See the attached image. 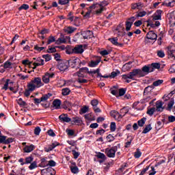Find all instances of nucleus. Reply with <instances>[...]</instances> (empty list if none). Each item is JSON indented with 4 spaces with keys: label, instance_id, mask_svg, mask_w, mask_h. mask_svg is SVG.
I'll return each instance as SVG.
<instances>
[{
    "label": "nucleus",
    "instance_id": "7c9ffc66",
    "mask_svg": "<svg viewBox=\"0 0 175 175\" xmlns=\"http://www.w3.org/2000/svg\"><path fill=\"white\" fill-rule=\"evenodd\" d=\"M152 90H154V86L152 85L147 86L144 89V95H148L149 92H151V91H152Z\"/></svg>",
    "mask_w": 175,
    "mask_h": 175
},
{
    "label": "nucleus",
    "instance_id": "dca6fc26",
    "mask_svg": "<svg viewBox=\"0 0 175 175\" xmlns=\"http://www.w3.org/2000/svg\"><path fill=\"white\" fill-rule=\"evenodd\" d=\"M33 69H36L38 66H42L44 65V60L40 57L37 58L36 62L33 64Z\"/></svg>",
    "mask_w": 175,
    "mask_h": 175
},
{
    "label": "nucleus",
    "instance_id": "9b49d317",
    "mask_svg": "<svg viewBox=\"0 0 175 175\" xmlns=\"http://www.w3.org/2000/svg\"><path fill=\"white\" fill-rule=\"evenodd\" d=\"M68 68H69L68 62H59L57 64V68L61 72H65V70H68Z\"/></svg>",
    "mask_w": 175,
    "mask_h": 175
},
{
    "label": "nucleus",
    "instance_id": "a19ab883",
    "mask_svg": "<svg viewBox=\"0 0 175 175\" xmlns=\"http://www.w3.org/2000/svg\"><path fill=\"white\" fill-rule=\"evenodd\" d=\"M163 83V80L162 79H158L157 81H155L152 83V86L153 87H159V85H161V84Z\"/></svg>",
    "mask_w": 175,
    "mask_h": 175
},
{
    "label": "nucleus",
    "instance_id": "864d4df0",
    "mask_svg": "<svg viewBox=\"0 0 175 175\" xmlns=\"http://www.w3.org/2000/svg\"><path fill=\"white\" fill-rule=\"evenodd\" d=\"M29 5L28 4H23L18 8V10H28Z\"/></svg>",
    "mask_w": 175,
    "mask_h": 175
},
{
    "label": "nucleus",
    "instance_id": "774afa93",
    "mask_svg": "<svg viewBox=\"0 0 175 175\" xmlns=\"http://www.w3.org/2000/svg\"><path fill=\"white\" fill-rule=\"evenodd\" d=\"M88 70L89 68L88 67H83V68H79V70L81 72L83 73H88Z\"/></svg>",
    "mask_w": 175,
    "mask_h": 175
},
{
    "label": "nucleus",
    "instance_id": "052dcab7",
    "mask_svg": "<svg viewBox=\"0 0 175 175\" xmlns=\"http://www.w3.org/2000/svg\"><path fill=\"white\" fill-rule=\"evenodd\" d=\"M32 161H33V157H32V156H29L25 158V164L28 165L29 163H31V162H32Z\"/></svg>",
    "mask_w": 175,
    "mask_h": 175
},
{
    "label": "nucleus",
    "instance_id": "6e6552de",
    "mask_svg": "<svg viewBox=\"0 0 175 175\" xmlns=\"http://www.w3.org/2000/svg\"><path fill=\"white\" fill-rule=\"evenodd\" d=\"M13 138L8 137L5 135H0V144H10L13 143Z\"/></svg>",
    "mask_w": 175,
    "mask_h": 175
},
{
    "label": "nucleus",
    "instance_id": "39448f33",
    "mask_svg": "<svg viewBox=\"0 0 175 175\" xmlns=\"http://www.w3.org/2000/svg\"><path fill=\"white\" fill-rule=\"evenodd\" d=\"M167 21L170 24V27H173L175 25V11L170 12L167 14Z\"/></svg>",
    "mask_w": 175,
    "mask_h": 175
},
{
    "label": "nucleus",
    "instance_id": "49530a36",
    "mask_svg": "<svg viewBox=\"0 0 175 175\" xmlns=\"http://www.w3.org/2000/svg\"><path fill=\"white\" fill-rule=\"evenodd\" d=\"M29 88H30L29 86L27 85V90H25V92H24V95L27 98H28V96H29V95H31V92H33V91H34V90H30Z\"/></svg>",
    "mask_w": 175,
    "mask_h": 175
},
{
    "label": "nucleus",
    "instance_id": "b1692460",
    "mask_svg": "<svg viewBox=\"0 0 175 175\" xmlns=\"http://www.w3.org/2000/svg\"><path fill=\"white\" fill-rule=\"evenodd\" d=\"M40 163L39 165L40 167H47L48 163H47V158H42L40 159Z\"/></svg>",
    "mask_w": 175,
    "mask_h": 175
},
{
    "label": "nucleus",
    "instance_id": "6e6d98bb",
    "mask_svg": "<svg viewBox=\"0 0 175 175\" xmlns=\"http://www.w3.org/2000/svg\"><path fill=\"white\" fill-rule=\"evenodd\" d=\"M109 40L112 44H114V46H116L118 43V38H109Z\"/></svg>",
    "mask_w": 175,
    "mask_h": 175
},
{
    "label": "nucleus",
    "instance_id": "f8f14e48",
    "mask_svg": "<svg viewBox=\"0 0 175 175\" xmlns=\"http://www.w3.org/2000/svg\"><path fill=\"white\" fill-rule=\"evenodd\" d=\"M72 53L74 54H83L84 53V49H83V45H77L72 49Z\"/></svg>",
    "mask_w": 175,
    "mask_h": 175
},
{
    "label": "nucleus",
    "instance_id": "a211bd4d",
    "mask_svg": "<svg viewBox=\"0 0 175 175\" xmlns=\"http://www.w3.org/2000/svg\"><path fill=\"white\" fill-rule=\"evenodd\" d=\"M100 61V57H98V59H96V61L92 60L90 62L88 66H90V68H96V66L99 65Z\"/></svg>",
    "mask_w": 175,
    "mask_h": 175
},
{
    "label": "nucleus",
    "instance_id": "4d7b16f0",
    "mask_svg": "<svg viewBox=\"0 0 175 175\" xmlns=\"http://www.w3.org/2000/svg\"><path fill=\"white\" fill-rule=\"evenodd\" d=\"M150 170V165H147L145 168H143L139 175H145L146 172H148Z\"/></svg>",
    "mask_w": 175,
    "mask_h": 175
},
{
    "label": "nucleus",
    "instance_id": "58836bf2",
    "mask_svg": "<svg viewBox=\"0 0 175 175\" xmlns=\"http://www.w3.org/2000/svg\"><path fill=\"white\" fill-rule=\"evenodd\" d=\"M62 94L63 96H66L69 95V94H70V89L68 88L62 89Z\"/></svg>",
    "mask_w": 175,
    "mask_h": 175
},
{
    "label": "nucleus",
    "instance_id": "f257e3e1",
    "mask_svg": "<svg viewBox=\"0 0 175 175\" xmlns=\"http://www.w3.org/2000/svg\"><path fill=\"white\" fill-rule=\"evenodd\" d=\"M27 85L29 87L30 90L35 91L36 88H40V87H43L44 83L42 82L41 77H35L28 83Z\"/></svg>",
    "mask_w": 175,
    "mask_h": 175
},
{
    "label": "nucleus",
    "instance_id": "c756f323",
    "mask_svg": "<svg viewBox=\"0 0 175 175\" xmlns=\"http://www.w3.org/2000/svg\"><path fill=\"white\" fill-rule=\"evenodd\" d=\"M155 111H157V109H155V107L148 108L146 114H148V116H150V117H152V116H154V113H155Z\"/></svg>",
    "mask_w": 175,
    "mask_h": 175
},
{
    "label": "nucleus",
    "instance_id": "2f4dec72",
    "mask_svg": "<svg viewBox=\"0 0 175 175\" xmlns=\"http://www.w3.org/2000/svg\"><path fill=\"white\" fill-rule=\"evenodd\" d=\"M147 15V12L146 11H140V12H137L135 14V17L137 18H139V17H144V16Z\"/></svg>",
    "mask_w": 175,
    "mask_h": 175
},
{
    "label": "nucleus",
    "instance_id": "473e14b6",
    "mask_svg": "<svg viewBox=\"0 0 175 175\" xmlns=\"http://www.w3.org/2000/svg\"><path fill=\"white\" fill-rule=\"evenodd\" d=\"M121 72L120 70H116V71H113L111 72V75H109V79H114L115 77H117L118 75H120Z\"/></svg>",
    "mask_w": 175,
    "mask_h": 175
},
{
    "label": "nucleus",
    "instance_id": "5fc2aeb1",
    "mask_svg": "<svg viewBox=\"0 0 175 175\" xmlns=\"http://www.w3.org/2000/svg\"><path fill=\"white\" fill-rule=\"evenodd\" d=\"M106 139L109 143H111V142H114L116 138L111 134H109L107 136Z\"/></svg>",
    "mask_w": 175,
    "mask_h": 175
},
{
    "label": "nucleus",
    "instance_id": "3c124183",
    "mask_svg": "<svg viewBox=\"0 0 175 175\" xmlns=\"http://www.w3.org/2000/svg\"><path fill=\"white\" fill-rule=\"evenodd\" d=\"M137 18L136 17V15H135L134 16H131V18H129L126 21L130 23V24H131L132 25H133V23L136 21Z\"/></svg>",
    "mask_w": 175,
    "mask_h": 175
},
{
    "label": "nucleus",
    "instance_id": "de8ad7c7",
    "mask_svg": "<svg viewBox=\"0 0 175 175\" xmlns=\"http://www.w3.org/2000/svg\"><path fill=\"white\" fill-rule=\"evenodd\" d=\"M62 43H66V40H65L64 38H59L55 41V44H62Z\"/></svg>",
    "mask_w": 175,
    "mask_h": 175
},
{
    "label": "nucleus",
    "instance_id": "5701e85b",
    "mask_svg": "<svg viewBox=\"0 0 175 175\" xmlns=\"http://www.w3.org/2000/svg\"><path fill=\"white\" fill-rule=\"evenodd\" d=\"M173 106H174V100L172 99L168 103L167 107L166 108V110H167V111H173V108H174Z\"/></svg>",
    "mask_w": 175,
    "mask_h": 175
},
{
    "label": "nucleus",
    "instance_id": "c85d7f7f",
    "mask_svg": "<svg viewBox=\"0 0 175 175\" xmlns=\"http://www.w3.org/2000/svg\"><path fill=\"white\" fill-rule=\"evenodd\" d=\"M51 96H53V94H51V93H48L46 94H44L41 97V100H42V102H46L49 98H51Z\"/></svg>",
    "mask_w": 175,
    "mask_h": 175
},
{
    "label": "nucleus",
    "instance_id": "338daca9",
    "mask_svg": "<svg viewBox=\"0 0 175 175\" xmlns=\"http://www.w3.org/2000/svg\"><path fill=\"white\" fill-rule=\"evenodd\" d=\"M57 165V163L54 161V160H50L48 161V166H50L51 167H54Z\"/></svg>",
    "mask_w": 175,
    "mask_h": 175
},
{
    "label": "nucleus",
    "instance_id": "20e7f679",
    "mask_svg": "<svg viewBox=\"0 0 175 175\" xmlns=\"http://www.w3.org/2000/svg\"><path fill=\"white\" fill-rule=\"evenodd\" d=\"M129 74L130 75L131 80H135V77H136V76H139L140 77H144L143 71L139 68L133 70L132 72H130Z\"/></svg>",
    "mask_w": 175,
    "mask_h": 175
},
{
    "label": "nucleus",
    "instance_id": "0eeeda50",
    "mask_svg": "<svg viewBox=\"0 0 175 175\" xmlns=\"http://www.w3.org/2000/svg\"><path fill=\"white\" fill-rule=\"evenodd\" d=\"M167 52L168 54V58L170 59L175 60V47L174 46H168L167 47Z\"/></svg>",
    "mask_w": 175,
    "mask_h": 175
},
{
    "label": "nucleus",
    "instance_id": "2eb2a0df",
    "mask_svg": "<svg viewBox=\"0 0 175 175\" xmlns=\"http://www.w3.org/2000/svg\"><path fill=\"white\" fill-rule=\"evenodd\" d=\"M59 120L60 122H70L72 121V119L69 117H68L67 113H62L59 116Z\"/></svg>",
    "mask_w": 175,
    "mask_h": 175
},
{
    "label": "nucleus",
    "instance_id": "4468645a",
    "mask_svg": "<svg viewBox=\"0 0 175 175\" xmlns=\"http://www.w3.org/2000/svg\"><path fill=\"white\" fill-rule=\"evenodd\" d=\"M152 19L154 21H158V20H162V10H157L152 15Z\"/></svg>",
    "mask_w": 175,
    "mask_h": 175
},
{
    "label": "nucleus",
    "instance_id": "412c9836",
    "mask_svg": "<svg viewBox=\"0 0 175 175\" xmlns=\"http://www.w3.org/2000/svg\"><path fill=\"white\" fill-rule=\"evenodd\" d=\"M62 101L59 99H55L53 102V107H55L56 110H58L61 107Z\"/></svg>",
    "mask_w": 175,
    "mask_h": 175
},
{
    "label": "nucleus",
    "instance_id": "a878e982",
    "mask_svg": "<svg viewBox=\"0 0 175 175\" xmlns=\"http://www.w3.org/2000/svg\"><path fill=\"white\" fill-rule=\"evenodd\" d=\"M150 66L151 72H154L155 69H159L161 68V64L159 63H152Z\"/></svg>",
    "mask_w": 175,
    "mask_h": 175
},
{
    "label": "nucleus",
    "instance_id": "ea45409f",
    "mask_svg": "<svg viewBox=\"0 0 175 175\" xmlns=\"http://www.w3.org/2000/svg\"><path fill=\"white\" fill-rule=\"evenodd\" d=\"M142 3H136L132 4L131 5V9H133V10H135V9L140 10L142 9Z\"/></svg>",
    "mask_w": 175,
    "mask_h": 175
},
{
    "label": "nucleus",
    "instance_id": "ddd939ff",
    "mask_svg": "<svg viewBox=\"0 0 175 175\" xmlns=\"http://www.w3.org/2000/svg\"><path fill=\"white\" fill-rule=\"evenodd\" d=\"M81 35L83 39H92V38H94V33L90 30L83 31Z\"/></svg>",
    "mask_w": 175,
    "mask_h": 175
},
{
    "label": "nucleus",
    "instance_id": "72a5a7b5",
    "mask_svg": "<svg viewBox=\"0 0 175 175\" xmlns=\"http://www.w3.org/2000/svg\"><path fill=\"white\" fill-rule=\"evenodd\" d=\"M131 75L130 74L122 75V80H125L126 83H131Z\"/></svg>",
    "mask_w": 175,
    "mask_h": 175
},
{
    "label": "nucleus",
    "instance_id": "37998d69",
    "mask_svg": "<svg viewBox=\"0 0 175 175\" xmlns=\"http://www.w3.org/2000/svg\"><path fill=\"white\" fill-rule=\"evenodd\" d=\"M57 40H55V37L53 36H50L48 38V41L46 44L49 46V44H51V43H55Z\"/></svg>",
    "mask_w": 175,
    "mask_h": 175
},
{
    "label": "nucleus",
    "instance_id": "e2e57ef3",
    "mask_svg": "<svg viewBox=\"0 0 175 175\" xmlns=\"http://www.w3.org/2000/svg\"><path fill=\"white\" fill-rule=\"evenodd\" d=\"M12 66V62L7 61L3 64L4 69H9V68H11Z\"/></svg>",
    "mask_w": 175,
    "mask_h": 175
},
{
    "label": "nucleus",
    "instance_id": "680f3d73",
    "mask_svg": "<svg viewBox=\"0 0 175 175\" xmlns=\"http://www.w3.org/2000/svg\"><path fill=\"white\" fill-rule=\"evenodd\" d=\"M91 105H92V106H93V109L94 107H97L98 105H99V101L96 99L92 100Z\"/></svg>",
    "mask_w": 175,
    "mask_h": 175
},
{
    "label": "nucleus",
    "instance_id": "423d86ee",
    "mask_svg": "<svg viewBox=\"0 0 175 175\" xmlns=\"http://www.w3.org/2000/svg\"><path fill=\"white\" fill-rule=\"evenodd\" d=\"M2 84H3V85L1 86V90H4V91H8V89L9 88V84H13V82L10 81V79H9L5 80V78H2L0 80V85H2Z\"/></svg>",
    "mask_w": 175,
    "mask_h": 175
},
{
    "label": "nucleus",
    "instance_id": "c03bdc74",
    "mask_svg": "<svg viewBox=\"0 0 175 175\" xmlns=\"http://www.w3.org/2000/svg\"><path fill=\"white\" fill-rule=\"evenodd\" d=\"M89 109L90 108L88 107L84 106L79 110V114H85V113L88 112Z\"/></svg>",
    "mask_w": 175,
    "mask_h": 175
},
{
    "label": "nucleus",
    "instance_id": "0e129e2a",
    "mask_svg": "<svg viewBox=\"0 0 175 175\" xmlns=\"http://www.w3.org/2000/svg\"><path fill=\"white\" fill-rule=\"evenodd\" d=\"M73 76H77L78 77H82V78L85 77V75L80 71H78L74 73Z\"/></svg>",
    "mask_w": 175,
    "mask_h": 175
},
{
    "label": "nucleus",
    "instance_id": "7ed1b4c3",
    "mask_svg": "<svg viewBox=\"0 0 175 175\" xmlns=\"http://www.w3.org/2000/svg\"><path fill=\"white\" fill-rule=\"evenodd\" d=\"M68 64L72 69H80L81 68V60L79 57H71Z\"/></svg>",
    "mask_w": 175,
    "mask_h": 175
},
{
    "label": "nucleus",
    "instance_id": "e433bc0d",
    "mask_svg": "<svg viewBox=\"0 0 175 175\" xmlns=\"http://www.w3.org/2000/svg\"><path fill=\"white\" fill-rule=\"evenodd\" d=\"M146 121H147L146 118H142L139 120L137 121L138 126H144V124H146Z\"/></svg>",
    "mask_w": 175,
    "mask_h": 175
},
{
    "label": "nucleus",
    "instance_id": "6ab92c4d",
    "mask_svg": "<svg viewBox=\"0 0 175 175\" xmlns=\"http://www.w3.org/2000/svg\"><path fill=\"white\" fill-rule=\"evenodd\" d=\"M77 29V28L76 27H73L72 26H68L67 27H65L64 31L66 33H73V32H75V31H76Z\"/></svg>",
    "mask_w": 175,
    "mask_h": 175
},
{
    "label": "nucleus",
    "instance_id": "cd10ccee",
    "mask_svg": "<svg viewBox=\"0 0 175 175\" xmlns=\"http://www.w3.org/2000/svg\"><path fill=\"white\" fill-rule=\"evenodd\" d=\"M142 72V74L143 73H151V66L149 65V66H144L143 68H142V70H141Z\"/></svg>",
    "mask_w": 175,
    "mask_h": 175
},
{
    "label": "nucleus",
    "instance_id": "f03ea898",
    "mask_svg": "<svg viewBox=\"0 0 175 175\" xmlns=\"http://www.w3.org/2000/svg\"><path fill=\"white\" fill-rule=\"evenodd\" d=\"M118 148H121V144H118L117 146L105 148V153L108 158H116V152L118 151Z\"/></svg>",
    "mask_w": 175,
    "mask_h": 175
},
{
    "label": "nucleus",
    "instance_id": "8fccbe9b",
    "mask_svg": "<svg viewBox=\"0 0 175 175\" xmlns=\"http://www.w3.org/2000/svg\"><path fill=\"white\" fill-rule=\"evenodd\" d=\"M137 18L136 17V15H135L134 16H131V18H129L126 21L130 23V24H131L132 25H133V23L136 21Z\"/></svg>",
    "mask_w": 175,
    "mask_h": 175
},
{
    "label": "nucleus",
    "instance_id": "13d9d810",
    "mask_svg": "<svg viewBox=\"0 0 175 175\" xmlns=\"http://www.w3.org/2000/svg\"><path fill=\"white\" fill-rule=\"evenodd\" d=\"M42 58L45 59L46 62H49V61H51V55H49V54L43 55Z\"/></svg>",
    "mask_w": 175,
    "mask_h": 175
},
{
    "label": "nucleus",
    "instance_id": "bb28decb",
    "mask_svg": "<svg viewBox=\"0 0 175 175\" xmlns=\"http://www.w3.org/2000/svg\"><path fill=\"white\" fill-rule=\"evenodd\" d=\"M96 10V14L99 15V14H102V13H103V12H105V10H106V8H103L100 6H97L95 7Z\"/></svg>",
    "mask_w": 175,
    "mask_h": 175
},
{
    "label": "nucleus",
    "instance_id": "69168bd1",
    "mask_svg": "<svg viewBox=\"0 0 175 175\" xmlns=\"http://www.w3.org/2000/svg\"><path fill=\"white\" fill-rule=\"evenodd\" d=\"M96 157L98 158V159H106V155L100 152L96 154Z\"/></svg>",
    "mask_w": 175,
    "mask_h": 175
},
{
    "label": "nucleus",
    "instance_id": "f704fd0d",
    "mask_svg": "<svg viewBox=\"0 0 175 175\" xmlns=\"http://www.w3.org/2000/svg\"><path fill=\"white\" fill-rule=\"evenodd\" d=\"M42 80L44 84H49V83H50V79L49 78V75L46 74V72L44 76H42Z\"/></svg>",
    "mask_w": 175,
    "mask_h": 175
},
{
    "label": "nucleus",
    "instance_id": "4be33fe9",
    "mask_svg": "<svg viewBox=\"0 0 175 175\" xmlns=\"http://www.w3.org/2000/svg\"><path fill=\"white\" fill-rule=\"evenodd\" d=\"M162 106H163V103L162 101H157L156 103L157 111H163L164 108Z\"/></svg>",
    "mask_w": 175,
    "mask_h": 175
},
{
    "label": "nucleus",
    "instance_id": "c9c22d12",
    "mask_svg": "<svg viewBox=\"0 0 175 175\" xmlns=\"http://www.w3.org/2000/svg\"><path fill=\"white\" fill-rule=\"evenodd\" d=\"M17 103L21 107H24V106H27V104L25 101L23 100V98H20L17 100Z\"/></svg>",
    "mask_w": 175,
    "mask_h": 175
},
{
    "label": "nucleus",
    "instance_id": "603ef678",
    "mask_svg": "<svg viewBox=\"0 0 175 175\" xmlns=\"http://www.w3.org/2000/svg\"><path fill=\"white\" fill-rule=\"evenodd\" d=\"M36 167H38V163H36V161H33L29 166V170H33V169H36Z\"/></svg>",
    "mask_w": 175,
    "mask_h": 175
},
{
    "label": "nucleus",
    "instance_id": "393cba45",
    "mask_svg": "<svg viewBox=\"0 0 175 175\" xmlns=\"http://www.w3.org/2000/svg\"><path fill=\"white\" fill-rule=\"evenodd\" d=\"M33 150H35V146H33L32 144L30 146H26L23 149L25 152H32V151H33Z\"/></svg>",
    "mask_w": 175,
    "mask_h": 175
},
{
    "label": "nucleus",
    "instance_id": "f3484780",
    "mask_svg": "<svg viewBox=\"0 0 175 175\" xmlns=\"http://www.w3.org/2000/svg\"><path fill=\"white\" fill-rule=\"evenodd\" d=\"M146 38L150 40H157L158 36L154 31H151L146 34Z\"/></svg>",
    "mask_w": 175,
    "mask_h": 175
},
{
    "label": "nucleus",
    "instance_id": "09e8293b",
    "mask_svg": "<svg viewBox=\"0 0 175 175\" xmlns=\"http://www.w3.org/2000/svg\"><path fill=\"white\" fill-rule=\"evenodd\" d=\"M116 129H117V125L116 124V122H111L110 124L111 132H116Z\"/></svg>",
    "mask_w": 175,
    "mask_h": 175
},
{
    "label": "nucleus",
    "instance_id": "9d476101",
    "mask_svg": "<svg viewBox=\"0 0 175 175\" xmlns=\"http://www.w3.org/2000/svg\"><path fill=\"white\" fill-rule=\"evenodd\" d=\"M109 5V1L104 0L100 1V3H96L90 6V9H95V8H98V6H100L101 8H106Z\"/></svg>",
    "mask_w": 175,
    "mask_h": 175
},
{
    "label": "nucleus",
    "instance_id": "1a4fd4ad",
    "mask_svg": "<svg viewBox=\"0 0 175 175\" xmlns=\"http://www.w3.org/2000/svg\"><path fill=\"white\" fill-rule=\"evenodd\" d=\"M61 144H59L58 142H53L51 145H49L48 147H46L44 148V150L45 152H50V151H53L55 147H58V146H60Z\"/></svg>",
    "mask_w": 175,
    "mask_h": 175
},
{
    "label": "nucleus",
    "instance_id": "79ce46f5",
    "mask_svg": "<svg viewBox=\"0 0 175 175\" xmlns=\"http://www.w3.org/2000/svg\"><path fill=\"white\" fill-rule=\"evenodd\" d=\"M142 157V152L140 151V149L137 148L136 151L134 152V157L136 159H139Z\"/></svg>",
    "mask_w": 175,
    "mask_h": 175
},
{
    "label": "nucleus",
    "instance_id": "a18cd8bd",
    "mask_svg": "<svg viewBox=\"0 0 175 175\" xmlns=\"http://www.w3.org/2000/svg\"><path fill=\"white\" fill-rule=\"evenodd\" d=\"M70 169L71 170V172L73 173V174H77L79 173V167L77 166H70Z\"/></svg>",
    "mask_w": 175,
    "mask_h": 175
},
{
    "label": "nucleus",
    "instance_id": "4c0bfd02",
    "mask_svg": "<svg viewBox=\"0 0 175 175\" xmlns=\"http://www.w3.org/2000/svg\"><path fill=\"white\" fill-rule=\"evenodd\" d=\"M151 129H152V127H151V124H149L145 126V128L144 129V130L142 131V133H144V134L148 133V132H150V131H151Z\"/></svg>",
    "mask_w": 175,
    "mask_h": 175
},
{
    "label": "nucleus",
    "instance_id": "bf43d9fd",
    "mask_svg": "<svg viewBox=\"0 0 175 175\" xmlns=\"http://www.w3.org/2000/svg\"><path fill=\"white\" fill-rule=\"evenodd\" d=\"M69 0H58V4L62 5V6L65 5H68Z\"/></svg>",
    "mask_w": 175,
    "mask_h": 175
},
{
    "label": "nucleus",
    "instance_id": "aec40b11",
    "mask_svg": "<svg viewBox=\"0 0 175 175\" xmlns=\"http://www.w3.org/2000/svg\"><path fill=\"white\" fill-rule=\"evenodd\" d=\"M72 122L76 125H81L83 124V120L79 116L73 117Z\"/></svg>",
    "mask_w": 175,
    "mask_h": 175
}]
</instances>
